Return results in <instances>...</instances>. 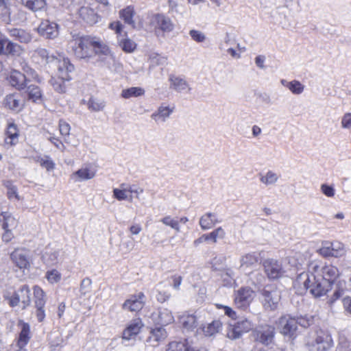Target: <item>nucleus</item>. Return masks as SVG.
<instances>
[{"label":"nucleus","instance_id":"f257e3e1","mask_svg":"<svg viewBox=\"0 0 351 351\" xmlns=\"http://www.w3.org/2000/svg\"><path fill=\"white\" fill-rule=\"evenodd\" d=\"M295 285H303L306 289H309L310 293L315 297H321L326 294L331 289L330 281L321 278L318 274L309 270L307 272L300 274L296 278Z\"/></svg>","mask_w":351,"mask_h":351},{"label":"nucleus","instance_id":"f03ea898","mask_svg":"<svg viewBox=\"0 0 351 351\" xmlns=\"http://www.w3.org/2000/svg\"><path fill=\"white\" fill-rule=\"evenodd\" d=\"M3 297L11 307L17 306L21 303L23 309H25L31 303V290L27 285H22L16 291L9 288L3 291Z\"/></svg>","mask_w":351,"mask_h":351},{"label":"nucleus","instance_id":"7ed1b4c3","mask_svg":"<svg viewBox=\"0 0 351 351\" xmlns=\"http://www.w3.org/2000/svg\"><path fill=\"white\" fill-rule=\"evenodd\" d=\"M332 344L331 335L322 330L314 334L306 343L310 351H326Z\"/></svg>","mask_w":351,"mask_h":351},{"label":"nucleus","instance_id":"20e7f679","mask_svg":"<svg viewBox=\"0 0 351 351\" xmlns=\"http://www.w3.org/2000/svg\"><path fill=\"white\" fill-rule=\"evenodd\" d=\"M69 45L77 58H86L90 56V36L74 38L70 41Z\"/></svg>","mask_w":351,"mask_h":351},{"label":"nucleus","instance_id":"39448f33","mask_svg":"<svg viewBox=\"0 0 351 351\" xmlns=\"http://www.w3.org/2000/svg\"><path fill=\"white\" fill-rule=\"evenodd\" d=\"M308 267L310 273L318 274L321 278L330 281L331 284L333 283V280L339 276V269L332 265L322 266L319 262L313 261Z\"/></svg>","mask_w":351,"mask_h":351},{"label":"nucleus","instance_id":"423d86ee","mask_svg":"<svg viewBox=\"0 0 351 351\" xmlns=\"http://www.w3.org/2000/svg\"><path fill=\"white\" fill-rule=\"evenodd\" d=\"M277 328L284 336L293 339L297 335L298 320L289 315H282L277 322Z\"/></svg>","mask_w":351,"mask_h":351},{"label":"nucleus","instance_id":"0eeeda50","mask_svg":"<svg viewBox=\"0 0 351 351\" xmlns=\"http://www.w3.org/2000/svg\"><path fill=\"white\" fill-rule=\"evenodd\" d=\"M261 302L265 310H275L280 300L281 295L280 291L273 287H266L261 291Z\"/></svg>","mask_w":351,"mask_h":351},{"label":"nucleus","instance_id":"6e6552de","mask_svg":"<svg viewBox=\"0 0 351 351\" xmlns=\"http://www.w3.org/2000/svg\"><path fill=\"white\" fill-rule=\"evenodd\" d=\"M318 253L324 257L332 256L339 258L346 254L345 245L339 241H324L322 247L318 250Z\"/></svg>","mask_w":351,"mask_h":351},{"label":"nucleus","instance_id":"1a4fd4ad","mask_svg":"<svg viewBox=\"0 0 351 351\" xmlns=\"http://www.w3.org/2000/svg\"><path fill=\"white\" fill-rule=\"evenodd\" d=\"M256 296L255 292L250 287H241L234 294L235 306L241 309H246Z\"/></svg>","mask_w":351,"mask_h":351},{"label":"nucleus","instance_id":"9d476101","mask_svg":"<svg viewBox=\"0 0 351 351\" xmlns=\"http://www.w3.org/2000/svg\"><path fill=\"white\" fill-rule=\"evenodd\" d=\"M150 23L155 27L156 31H161L163 33H169L174 29V24L171 19L162 14H154Z\"/></svg>","mask_w":351,"mask_h":351},{"label":"nucleus","instance_id":"9b49d317","mask_svg":"<svg viewBox=\"0 0 351 351\" xmlns=\"http://www.w3.org/2000/svg\"><path fill=\"white\" fill-rule=\"evenodd\" d=\"M168 337L167 330L162 326L151 328L145 340L146 345L152 347H157L164 342Z\"/></svg>","mask_w":351,"mask_h":351},{"label":"nucleus","instance_id":"f8f14e48","mask_svg":"<svg viewBox=\"0 0 351 351\" xmlns=\"http://www.w3.org/2000/svg\"><path fill=\"white\" fill-rule=\"evenodd\" d=\"M263 265L265 273L269 279L279 278L285 273L281 263L277 260L273 258L266 259L263 261Z\"/></svg>","mask_w":351,"mask_h":351},{"label":"nucleus","instance_id":"ddd939ff","mask_svg":"<svg viewBox=\"0 0 351 351\" xmlns=\"http://www.w3.org/2000/svg\"><path fill=\"white\" fill-rule=\"evenodd\" d=\"M150 319L155 324L162 327L172 324L174 322L172 312L167 308H159L151 314Z\"/></svg>","mask_w":351,"mask_h":351},{"label":"nucleus","instance_id":"4468645a","mask_svg":"<svg viewBox=\"0 0 351 351\" xmlns=\"http://www.w3.org/2000/svg\"><path fill=\"white\" fill-rule=\"evenodd\" d=\"M97 168L95 165L88 163L84 164L71 175V178L76 182H84L94 178L97 173Z\"/></svg>","mask_w":351,"mask_h":351},{"label":"nucleus","instance_id":"2eb2a0df","mask_svg":"<svg viewBox=\"0 0 351 351\" xmlns=\"http://www.w3.org/2000/svg\"><path fill=\"white\" fill-rule=\"evenodd\" d=\"M36 30L40 36L47 39H53L59 34L58 25L49 20L43 21Z\"/></svg>","mask_w":351,"mask_h":351},{"label":"nucleus","instance_id":"dca6fc26","mask_svg":"<svg viewBox=\"0 0 351 351\" xmlns=\"http://www.w3.org/2000/svg\"><path fill=\"white\" fill-rule=\"evenodd\" d=\"M10 258L20 269H28L30 267L29 252L25 249H16L11 253Z\"/></svg>","mask_w":351,"mask_h":351},{"label":"nucleus","instance_id":"f3484780","mask_svg":"<svg viewBox=\"0 0 351 351\" xmlns=\"http://www.w3.org/2000/svg\"><path fill=\"white\" fill-rule=\"evenodd\" d=\"M31 59L34 64L40 66L53 64L54 61H56V57L53 55H49L47 50L43 48H38L33 51L32 52Z\"/></svg>","mask_w":351,"mask_h":351},{"label":"nucleus","instance_id":"a211bd4d","mask_svg":"<svg viewBox=\"0 0 351 351\" xmlns=\"http://www.w3.org/2000/svg\"><path fill=\"white\" fill-rule=\"evenodd\" d=\"M145 298L142 292L130 295L122 304V308L131 312L139 311L144 306Z\"/></svg>","mask_w":351,"mask_h":351},{"label":"nucleus","instance_id":"6ab92c4d","mask_svg":"<svg viewBox=\"0 0 351 351\" xmlns=\"http://www.w3.org/2000/svg\"><path fill=\"white\" fill-rule=\"evenodd\" d=\"M5 108L15 112L21 111L24 107V100L19 93H12L7 95L3 101Z\"/></svg>","mask_w":351,"mask_h":351},{"label":"nucleus","instance_id":"aec40b11","mask_svg":"<svg viewBox=\"0 0 351 351\" xmlns=\"http://www.w3.org/2000/svg\"><path fill=\"white\" fill-rule=\"evenodd\" d=\"M351 291V272L349 276L348 281L339 280L334 282V292L329 298L328 303L333 304L337 300L340 298L346 291Z\"/></svg>","mask_w":351,"mask_h":351},{"label":"nucleus","instance_id":"412c9836","mask_svg":"<svg viewBox=\"0 0 351 351\" xmlns=\"http://www.w3.org/2000/svg\"><path fill=\"white\" fill-rule=\"evenodd\" d=\"M143 326L144 324L140 318L132 319L123 332V339L129 341L135 339Z\"/></svg>","mask_w":351,"mask_h":351},{"label":"nucleus","instance_id":"4be33fe9","mask_svg":"<svg viewBox=\"0 0 351 351\" xmlns=\"http://www.w3.org/2000/svg\"><path fill=\"white\" fill-rule=\"evenodd\" d=\"M58 67V75L60 78L66 80H70V73L73 71L74 66L71 64L68 58H56V61L53 62Z\"/></svg>","mask_w":351,"mask_h":351},{"label":"nucleus","instance_id":"5701e85b","mask_svg":"<svg viewBox=\"0 0 351 351\" xmlns=\"http://www.w3.org/2000/svg\"><path fill=\"white\" fill-rule=\"evenodd\" d=\"M19 130L13 122H9L7 125L4 144L8 146H14L19 142Z\"/></svg>","mask_w":351,"mask_h":351},{"label":"nucleus","instance_id":"b1692460","mask_svg":"<svg viewBox=\"0 0 351 351\" xmlns=\"http://www.w3.org/2000/svg\"><path fill=\"white\" fill-rule=\"evenodd\" d=\"M91 48L95 54L104 55L113 58V56L108 46L102 41L99 38L90 36Z\"/></svg>","mask_w":351,"mask_h":351},{"label":"nucleus","instance_id":"393cba45","mask_svg":"<svg viewBox=\"0 0 351 351\" xmlns=\"http://www.w3.org/2000/svg\"><path fill=\"white\" fill-rule=\"evenodd\" d=\"M170 88L179 93H188L190 90L189 83L186 80L174 75H169Z\"/></svg>","mask_w":351,"mask_h":351},{"label":"nucleus","instance_id":"a878e982","mask_svg":"<svg viewBox=\"0 0 351 351\" xmlns=\"http://www.w3.org/2000/svg\"><path fill=\"white\" fill-rule=\"evenodd\" d=\"M173 110V107L161 105L156 111L151 114V118L156 123H164L169 118Z\"/></svg>","mask_w":351,"mask_h":351},{"label":"nucleus","instance_id":"bb28decb","mask_svg":"<svg viewBox=\"0 0 351 351\" xmlns=\"http://www.w3.org/2000/svg\"><path fill=\"white\" fill-rule=\"evenodd\" d=\"M178 321L186 331H192L197 326V318L194 314L184 313L178 317Z\"/></svg>","mask_w":351,"mask_h":351},{"label":"nucleus","instance_id":"cd10ccee","mask_svg":"<svg viewBox=\"0 0 351 351\" xmlns=\"http://www.w3.org/2000/svg\"><path fill=\"white\" fill-rule=\"evenodd\" d=\"M274 337V328L266 325L258 332L257 338L263 344L269 345L272 343Z\"/></svg>","mask_w":351,"mask_h":351},{"label":"nucleus","instance_id":"c85d7f7f","mask_svg":"<svg viewBox=\"0 0 351 351\" xmlns=\"http://www.w3.org/2000/svg\"><path fill=\"white\" fill-rule=\"evenodd\" d=\"M26 81L25 74H23L16 70L11 71L9 82L12 86L19 90L23 89L25 87Z\"/></svg>","mask_w":351,"mask_h":351},{"label":"nucleus","instance_id":"c756f323","mask_svg":"<svg viewBox=\"0 0 351 351\" xmlns=\"http://www.w3.org/2000/svg\"><path fill=\"white\" fill-rule=\"evenodd\" d=\"M258 261V256L255 253L246 254L240 258L239 269L242 271H246L248 269L254 268Z\"/></svg>","mask_w":351,"mask_h":351},{"label":"nucleus","instance_id":"7c9ffc66","mask_svg":"<svg viewBox=\"0 0 351 351\" xmlns=\"http://www.w3.org/2000/svg\"><path fill=\"white\" fill-rule=\"evenodd\" d=\"M119 17L125 23L131 26L132 28H136V24L134 19L135 11L133 7L128 6L119 11Z\"/></svg>","mask_w":351,"mask_h":351},{"label":"nucleus","instance_id":"2f4dec72","mask_svg":"<svg viewBox=\"0 0 351 351\" xmlns=\"http://www.w3.org/2000/svg\"><path fill=\"white\" fill-rule=\"evenodd\" d=\"M217 215L213 213H207L199 219V226L204 230L212 228L216 223H219Z\"/></svg>","mask_w":351,"mask_h":351},{"label":"nucleus","instance_id":"473e14b6","mask_svg":"<svg viewBox=\"0 0 351 351\" xmlns=\"http://www.w3.org/2000/svg\"><path fill=\"white\" fill-rule=\"evenodd\" d=\"M223 324L219 319L213 320L212 322L204 325L202 330L206 337H213L222 330Z\"/></svg>","mask_w":351,"mask_h":351},{"label":"nucleus","instance_id":"72a5a7b5","mask_svg":"<svg viewBox=\"0 0 351 351\" xmlns=\"http://www.w3.org/2000/svg\"><path fill=\"white\" fill-rule=\"evenodd\" d=\"M79 15L82 20L89 25H94L98 22V15L91 8L88 7H82L79 10Z\"/></svg>","mask_w":351,"mask_h":351},{"label":"nucleus","instance_id":"f704fd0d","mask_svg":"<svg viewBox=\"0 0 351 351\" xmlns=\"http://www.w3.org/2000/svg\"><path fill=\"white\" fill-rule=\"evenodd\" d=\"M0 223L4 230H12L17 226V220L8 212L0 214Z\"/></svg>","mask_w":351,"mask_h":351},{"label":"nucleus","instance_id":"c9c22d12","mask_svg":"<svg viewBox=\"0 0 351 351\" xmlns=\"http://www.w3.org/2000/svg\"><path fill=\"white\" fill-rule=\"evenodd\" d=\"M113 197L119 201H132L133 195H130L128 186L125 184L120 185L119 188L113 189Z\"/></svg>","mask_w":351,"mask_h":351},{"label":"nucleus","instance_id":"e433bc0d","mask_svg":"<svg viewBox=\"0 0 351 351\" xmlns=\"http://www.w3.org/2000/svg\"><path fill=\"white\" fill-rule=\"evenodd\" d=\"M9 32L10 36L21 43H28L32 39V34L24 29L14 28Z\"/></svg>","mask_w":351,"mask_h":351},{"label":"nucleus","instance_id":"4c0bfd02","mask_svg":"<svg viewBox=\"0 0 351 351\" xmlns=\"http://www.w3.org/2000/svg\"><path fill=\"white\" fill-rule=\"evenodd\" d=\"M19 325L21 331L19 335L18 344L19 347H24L29 339V326L28 324L20 321Z\"/></svg>","mask_w":351,"mask_h":351},{"label":"nucleus","instance_id":"58836bf2","mask_svg":"<svg viewBox=\"0 0 351 351\" xmlns=\"http://www.w3.org/2000/svg\"><path fill=\"white\" fill-rule=\"evenodd\" d=\"M22 3L33 12L42 10L46 7L45 0H21Z\"/></svg>","mask_w":351,"mask_h":351},{"label":"nucleus","instance_id":"ea45409f","mask_svg":"<svg viewBox=\"0 0 351 351\" xmlns=\"http://www.w3.org/2000/svg\"><path fill=\"white\" fill-rule=\"evenodd\" d=\"M279 176L273 171H268L265 174L260 175V182L266 186L274 185L277 183Z\"/></svg>","mask_w":351,"mask_h":351},{"label":"nucleus","instance_id":"a19ab883","mask_svg":"<svg viewBox=\"0 0 351 351\" xmlns=\"http://www.w3.org/2000/svg\"><path fill=\"white\" fill-rule=\"evenodd\" d=\"M35 161L39 163V165L48 172L53 171L56 167L55 162L49 156H37L35 158Z\"/></svg>","mask_w":351,"mask_h":351},{"label":"nucleus","instance_id":"79ce46f5","mask_svg":"<svg viewBox=\"0 0 351 351\" xmlns=\"http://www.w3.org/2000/svg\"><path fill=\"white\" fill-rule=\"evenodd\" d=\"M34 304L36 307H44L45 304V292L38 286L36 285L33 288Z\"/></svg>","mask_w":351,"mask_h":351},{"label":"nucleus","instance_id":"37998d69","mask_svg":"<svg viewBox=\"0 0 351 351\" xmlns=\"http://www.w3.org/2000/svg\"><path fill=\"white\" fill-rule=\"evenodd\" d=\"M26 93L28 99L34 102L40 101L42 99V92L40 88L36 85H29L27 87Z\"/></svg>","mask_w":351,"mask_h":351},{"label":"nucleus","instance_id":"c03bdc74","mask_svg":"<svg viewBox=\"0 0 351 351\" xmlns=\"http://www.w3.org/2000/svg\"><path fill=\"white\" fill-rule=\"evenodd\" d=\"M145 90L141 87H131L123 89L121 92V97L125 99L136 97L144 95Z\"/></svg>","mask_w":351,"mask_h":351},{"label":"nucleus","instance_id":"a18cd8bd","mask_svg":"<svg viewBox=\"0 0 351 351\" xmlns=\"http://www.w3.org/2000/svg\"><path fill=\"white\" fill-rule=\"evenodd\" d=\"M19 62H20L21 69L26 75H29L38 83L42 82V78L39 77L38 73L32 69L25 61L19 60Z\"/></svg>","mask_w":351,"mask_h":351},{"label":"nucleus","instance_id":"49530a36","mask_svg":"<svg viewBox=\"0 0 351 351\" xmlns=\"http://www.w3.org/2000/svg\"><path fill=\"white\" fill-rule=\"evenodd\" d=\"M23 51L22 47L16 43L6 40L4 49V54H12L13 56H20Z\"/></svg>","mask_w":351,"mask_h":351},{"label":"nucleus","instance_id":"de8ad7c7","mask_svg":"<svg viewBox=\"0 0 351 351\" xmlns=\"http://www.w3.org/2000/svg\"><path fill=\"white\" fill-rule=\"evenodd\" d=\"M204 234L205 237H206L207 242L215 243L218 239H223L225 237L226 233L222 228L219 227L213 232Z\"/></svg>","mask_w":351,"mask_h":351},{"label":"nucleus","instance_id":"09e8293b","mask_svg":"<svg viewBox=\"0 0 351 351\" xmlns=\"http://www.w3.org/2000/svg\"><path fill=\"white\" fill-rule=\"evenodd\" d=\"M189 347L187 346L186 339L184 341H173L169 343L167 351H188Z\"/></svg>","mask_w":351,"mask_h":351},{"label":"nucleus","instance_id":"8fccbe9b","mask_svg":"<svg viewBox=\"0 0 351 351\" xmlns=\"http://www.w3.org/2000/svg\"><path fill=\"white\" fill-rule=\"evenodd\" d=\"M336 351H351V341L344 334H340L339 336Z\"/></svg>","mask_w":351,"mask_h":351},{"label":"nucleus","instance_id":"3c124183","mask_svg":"<svg viewBox=\"0 0 351 351\" xmlns=\"http://www.w3.org/2000/svg\"><path fill=\"white\" fill-rule=\"evenodd\" d=\"M235 324L242 334L250 332L254 326L253 322L247 318L242 319Z\"/></svg>","mask_w":351,"mask_h":351},{"label":"nucleus","instance_id":"603ef678","mask_svg":"<svg viewBox=\"0 0 351 351\" xmlns=\"http://www.w3.org/2000/svg\"><path fill=\"white\" fill-rule=\"evenodd\" d=\"M160 221L165 226L171 228L175 230L177 232H180V227L179 225V221L176 218H173L170 215H167L164 217L160 219Z\"/></svg>","mask_w":351,"mask_h":351},{"label":"nucleus","instance_id":"864d4df0","mask_svg":"<svg viewBox=\"0 0 351 351\" xmlns=\"http://www.w3.org/2000/svg\"><path fill=\"white\" fill-rule=\"evenodd\" d=\"M119 45L121 47V49L127 53H131L132 52L136 47V44L130 38H123L120 40L119 38Z\"/></svg>","mask_w":351,"mask_h":351},{"label":"nucleus","instance_id":"5fc2aeb1","mask_svg":"<svg viewBox=\"0 0 351 351\" xmlns=\"http://www.w3.org/2000/svg\"><path fill=\"white\" fill-rule=\"evenodd\" d=\"M88 109L98 112L102 110L105 107V102L101 99L90 98L88 103Z\"/></svg>","mask_w":351,"mask_h":351},{"label":"nucleus","instance_id":"6e6d98bb","mask_svg":"<svg viewBox=\"0 0 351 351\" xmlns=\"http://www.w3.org/2000/svg\"><path fill=\"white\" fill-rule=\"evenodd\" d=\"M242 332L238 328V326L236 324H230L228 326L227 328L226 336L228 338L230 339H239L242 336Z\"/></svg>","mask_w":351,"mask_h":351},{"label":"nucleus","instance_id":"4d7b16f0","mask_svg":"<svg viewBox=\"0 0 351 351\" xmlns=\"http://www.w3.org/2000/svg\"><path fill=\"white\" fill-rule=\"evenodd\" d=\"M65 81L67 80L61 79L59 77L58 79L55 77H51V79L50 80V84L53 87L56 91L62 93L65 92L66 90V86L64 84Z\"/></svg>","mask_w":351,"mask_h":351},{"label":"nucleus","instance_id":"13d9d810","mask_svg":"<svg viewBox=\"0 0 351 351\" xmlns=\"http://www.w3.org/2000/svg\"><path fill=\"white\" fill-rule=\"evenodd\" d=\"M304 85L298 80H293L290 82L289 90L294 95H300L304 90Z\"/></svg>","mask_w":351,"mask_h":351},{"label":"nucleus","instance_id":"bf43d9fd","mask_svg":"<svg viewBox=\"0 0 351 351\" xmlns=\"http://www.w3.org/2000/svg\"><path fill=\"white\" fill-rule=\"evenodd\" d=\"M10 14L8 0H0V18L5 20Z\"/></svg>","mask_w":351,"mask_h":351},{"label":"nucleus","instance_id":"052dcab7","mask_svg":"<svg viewBox=\"0 0 351 351\" xmlns=\"http://www.w3.org/2000/svg\"><path fill=\"white\" fill-rule=\"evenodd\" d=\"M46 278L50 283H56L60 280L61 274L56 269H51L47 271Z\"/></svg>","mask_w":351,"mask_h":351},{"label":"nucleus","instance_id":"680f3d73","mask_svg":"<svg viewBox=\"0 0 351 351\" xmlns=\"http://www.w3.org/2000/svg\"><path fill=\"white\" fill-rule=\"evenodd\" d=\"M217 308L223 309L224 314L232 319L237 318V313L230 306L223 305L221 304H215Z\"/></svg>","mask_w":351,"mask_h":351},{"label":"nucleus","instance_id":"e2e57ef3","mask_svg":"<svg viewBox=\"0 0 351 351\" xmlns=\"http://www.w3.org/2000/svg\"><path fill=\"white\" fill-rule=\"evenodd\" d=\"M341 127L344 130L351 129V112H346L341 117Z\"/></svg>","mask_w":351,"mask_h":351},{"label":"nucleus","instance_id":"0e129e2a","mask_svg":"<svg viewBox=\"0 0 351 351\" xmlns=\"http://www.w3.org/2000/svg\"><path fill=\"white\" fill-rule=\"evenodd\" d=\"M108 27L115 32V34L117 35V38L119 39V36L121 35V33L123 32V24L120 21H113V22L110 23L108 25Z\"/></svg>","mask_w":351,"mask_h":351},{"label":"nucleus","instance_id":"69168bd1","mask_svg":"<svg viewBox=\"0 0 351 351\" xmlns=\"http://www.w3.org/2000/svg\"><path fill=\"white\" fill-rule=\"evenodd\" d=\"M322 193L328 197H333L335 194V190L333 186L327 184H322L320 186Z\"/></svg>","mask_w":351,"mask_h":351},{"label":"nucleus","instance_id":"338daca9","mask_svg":"<svg viewBox=\"0 0 351 351\" xmlns=\"http://www.w3.org/2000/svg\"><path fill=\"white\" fill-rule=\"evenodd\" d=\"M59 130L62 136H68L70 134V125L64 120L59 121Z\"/></svg>","mask_w":351,"mask_h":351},{"label":"nucleus","instance_id":"774afa93","mask_svg":"<svg viewBox=\"0 0 351 351\" xmlns=\"http://www.w3.org/2000/svg\"><path fill=\"white\" fill-rule=\"evenodd\" d=\"M189 35L193 40L198 43L204 42L206 39L205 35L200 31L192 29L189 32Z\"/></svg>","mask_w":351,"mask_h":351}]
</instances>
